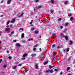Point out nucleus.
Listing matches in <instances>:
<instances>
[{
    "label": "nucleus",
    "instance_id": "46",
    "mask_svg": "<svg viewBox=\"0 0 75 75\" xmlns=\"http://www.w3.org/2000/svg\"><path fill=\"white\" fill-rule=\"evenodd\" d=\"M64 28V27L62 26H61L60 27V29H62V28Z\"/></svg>",
    "mask_w": 75,
    "mask_h": 75
},
{
    "label": "nucleus",
    "instance_id": "38",
    "mask_svg": "<svg viewBox=\"0 0 75 75\" xmlns=\"http://www.w3.org/2000/svg\"><path fill=\"white\" fill-rule=\"evenodd\" d=\"M22 16V14H21V15L20 16H18V18H19V17H21V16Z\"/></svg>",
    "mask_w": 75,
    "mask_h": 75
},
{
    "label": "nucleus",
    "instance_id": "56",
    "mask_svg": "<svg viewBox=\"0 0 75 75\" xmlns=\"http://www.w3.org/2000/svg\"><path fill=\"white\" fill-rule=\"evenodd\" d=\"M4 16L3 15H1L0 17H3Z\"/></svg>",
    "mask_w": 75,
    "mask_h": 75
},
{
    "label": "nucleus",
    "instance_id": "9",
    "mask_svg": "<svg viewBox=\"0 0 75 75\" xmlns=\"http://www.w3.org/2000/svg\"><path fill=\"white\" fill-rule=\"evenodd\" d=\"M35 69H37L38 68V64H36L35 65Z\"/></svg>",
    "mask_w": 75,
    "mask_h": 75
},
{
    "label": "nucleus",
    "instance_id": "51",
    "mask_svg": "<svg viewBox=\"0 0 75 75\" xmlns=\"http://www.w3.org/2000/svg\"><path fill=\"white\" fill-rule=\"evenodd\" d=\"M11 57H10V56H9L8 57V58L9 59H11Z\"/></svg>",
    "mask_w": 75,
    "mask_h": 75
},
{
    "label": "nucleus",
    "instance_id": "21",
    "mask_svg": "<svg viewBox=\"0 0 75 75\" xmlns=\"http://www.w3.org/2000/svg\"><path fill=\"white\" fill-rule=\"evenodd\" d=\"M21 30H22V31H23L24 30V29L23 28H20L19 31H21Z\"/></svg>",
    "mask_w": 75,
    "mask_h": 75
},
{
    "label": "nucleus",
    "instance_id": "4",
    "mask_svg": "<svg viewBox=\"0 0 75 75\" xmlns=\"http://www.w3.org/2000/svg\"><path fill=\"white\" fill-rule=\"evenodd\" d=\"M49 67L50 69H51L52 68H54L55 66H51V65L50 64L49 65Z\"/></svg>",
    "mask_w": 75,
    "mask_h": 75
},
{
    "label": "nucleus",
    "instance_id": "47",
    "mask_svg": "<svg viewBox=\"0 0 75 75\" xmlns=\"http://www.w3.org/2000/svg\"><path fill=\"white\" fill-rule=\"evenodd\" d=\"M37 47V45H35V46H34L33 47Z\"/></svg>",
    "mask_w": 75,
    "mask_h": 75
},
{
    "label": "nucleus",
    "instance_id": "8",
    "mask_svg": "<svg viewBox=\"0 0 75 75\" xmlns=\"http://www.w3.org/2000/svg\"><path fill=\"white\" fill-rule=\"evenodd\" d=\"M6 31H8V33L10 32V28H7L6 29Z\"/></svg>",
    "mask_w": 75,
    "mask_h": 75
},
{
    "label": "nucleus",
    "instance_id": "36",
    "mask_svg": "<svg viewBox=\"0 0 75 75\" xmlns=\"http://www.w3.org/2000/svg\"><path fill=\"white\" fill-rule=\"evenodd\" d=\"M54 36H55V34H53L52 35V37H54Z\"/></svg>",
    "mask_w": 75,
    "mask_h": 75
},
{
    "label": "nucleus",
    "instance_id": "13",
    "mask_svg": "<svg viewBox=\"0 0 75 75\" xmlns=\"http://www.w3.org/2000/svg\"><path fill=\"white\" fill-rule=\"evenodd\" d=\"M11 0H9L8 1L7 3L8 4H10V2H11Z\"/></svg>",
    "mask_w": 75,
    "mask_h": 75
},
{
    "label": "nucleus",
    "instance_id": "55",
    "mask_svg": "<svg viewBox=\"0 0 75 75\" xmlns=\"http://www.w3.org/2000/svg\"><path fill=\"white\" fill-rule=\"evenodd\" d=\"M13 42H16V41H17V40H13Z\"/></svg>",
    "mask_w": 75,
    "mask_h": 75
},
{
    "label": "nucleus",
    "instance_id": "49",
    "mask_svg": "<svg viewBox=\"0 0 75 75\" xmlns=\"http://www.w3.org/2000/svg\"><path fill=\"white\" fill-rule=\"evenodd\" d=\"M1 74H4V72L1 71Z\"/></svg>",
    "mask_w": 75,
    "mask_h": 75
},
{
    "label": "nucleus",
    "instance_id": "62",
    "mask_svg": "<svg viewBox=\"0 0 75 75\" xmlns=\"http://www.w3.org/2000/svg\"><path fill=\"white\" fill-rule=\"evenodd\" d=\"M10 36V37H12V35H9Z\"/></svg>",
    "mask_w": 75,
    "mask_h": 75
},
{
    "label": "nucleus",
    "instance_id": "3",
    "mask_svg": "<svg viewBox=\"0 0 75 75\" xmlns=\"http://www.w3.org/2000/svg\"><path fill=\"white\" fill-rule=\"evenodd\" d=\"M16 47H19V48H20V47H21V45H20L19 43H17L16 44Z\"/></svg>",
    "mask_w": 75,
    "mask_h": 75
},
{
    "label": "nucleus",
    "instance_id": "34",
    "mask_svg": "<svg viewBox=\"0 0 75 75\" xmlns=\"http://www.w3.org/2000/svg\"><path fill=\"white\" fill-rule=\"evenodd\" d=\"M71 57H70L69 58H68V59H67V61H70V60L71 59Z\"/></svg>",
    "mask_w": 75,
    "mask_h": 75
},
{
    "label": "nucleus",
    "instance_id": "45",
    "mask_svg": "<svg viewBox=\"0 0 75 75\" xmlns=\"http://www.w3.org/2000/svg\"><path fill=\"white\" fill-rule=\"evenodd\" d=\"M2 61H3V59H0V63H1V62Z\"/></svg>",
    "mask_w": 75,
    "mask_h": 75
},
{
    "label": "nucleus",
    "instance_id": "54",
    "mask_svg": "<svg viewBox=\"0 0 75 75\" xmlns=\"http://www.w3.org/2000/svg\"><path fill=\"white\" fill-rule=\"evenodd\" d=\"M61 20H62L61 18H59V21H61Z\"/></svg>",
    "mask_w": 75,
    "mask_h": 75
},
{
    "label": "nucleus",
    "instance_id": "20",
    "mask_svg": "<svg viewBox=\"0 0 75 75\" xmlns=\"http://www.w3.org/2000/svg\"><path fill=\"white\" fill-rule=\"evenodd\" d=\"M35 29V28H32L30 29V31H33V30H34Z\"/></svg>",
    "mask_w": 75,
    "mask_h": 75
},
{
    "label": "nucleus",
    "instance_id": "14",
    "mask_svg": "<svg viewBox=\"0 0 75 75\" xmlns=\"http://www.w3.org/2000/svg\"><path fill=\"white\" fill-rule=\"evenodd\" d=\"M24 37V34L22 33V34L21 38H23Z\"/></svg>",
    "mask_w": 75,
    "mask_h": 75
},
{
    "label": "nucleus",
    "instance_id": "39",
    "mask_svg": "<svg viewBox=\"0 0 75 75\" xmlns=\"http://www.w3.org/2000/svg\"><path fill=\"white\" fill-rule=\"evenodd\" d=\"M39 0H35L36 3H37L38 2H39Z\"/></svg>",
    "mask_w": 75,
    "mask_h": 75
},
{
    "label": "nucleus",
    "instance_id": "10",
    "mask_svg": "<svg viewBox=\"0 0 75 75\" xmlns=\"http://www.w3.org/2000/svg\"><path fill=\"white\" fill-rule=\"evenodd\" d=\"M25 56H27V54H24L22 56V57L24 58L25 57Z\"/></svg>",
    "mask_w": 75,
    "mask_h": 75
},
{
    "label": "nucleus",
    "instance_id": "30",
    "mask_svg": "<svg viewBox=\"0 0 75 75\" xmlns=\"http://www.w3.org/2000/svg\"><path fill=\"white\" fill-rule=\"evenodd\" d=\"M70 20L71 21H72V20H73V17H71L70 18Z\"/></svg>",
    "mask_w": 75,
    "mask_h": 75
},
{
    "label": "nucleus",
    "instance_id": "33",
    "mask_svg": "<svg viewBox=\"0 0 75 75\" xmlns=\"http://www.w3.org/2000/svg\"><path fill=\"white\" fill-rule=\"evenodd\" d=\"M68 17H71V16H72V14H68Z\"/></svg>",
    "mask_w": 75,
    "mask_h": 75
},
{
    "label": "nucleus",
    "instance_id": "58",
    "mask_svg": "<svg viewBox=\"0 0 75 75\" xmlns=\"http://www.w3.org/2000/svg\"><path fill=\"white\" fill-rule=\"evenodd\" d=\"M1 32H0V35H1Z\"/></svg>",
    "mask_w": 75,
    "mask_h": 75
},
{
    "label": "nucleus",
    "instance_id": "41",
    "mask_svg": "<svg viewBox=\"0 0 75 75\" xmlns=\"http://www.w3.org/2000/svg\"><path fill=\"white\" fill-rule=\"evenodd\" d=\"M10 21H8L7 23V25H8V24L10 23Z\"/></svg>",
    "mask_w": 75,
    "mask_h": 75
},
{
    "label": "nucleus",
    "instance_id": "6",
    "mask_svg": "<svg viewBox=\"0 0 75 75\" xmlns=\"http://www.w3.org/2000/svg\"><path fill=\"white\" fill-rule=\"evenodd\" d=\"M15 21H16V19H13L11 21V23H14L15 22Z\"/></svg>",
    "mask_w": 75,
    "mask_h": 75
},
{
    "label": "nucleus",
    "instance_id": "7",
    "mask_svg": "<svg viewBox=\"0 0 75 75\" xmlns=\"http://www.w3.org/2000/svg\"><path fill=\"white\" fill-rule=\"evenodd\" d=\"M61 37H62V38H65V35H64V33H62L61 34Z\"/></svg>",
    "mask_w": 75,
    "mask_h": 75
},
{
    "label": "nucleus",
    "instance_id": "53",
    "mask_svg": "<svg viewBox=\"0 0 75 75\" xmlns=\"http://www.w3.org/2000/svg\"><path fill=\"white\" fill-rule=\"evenodd\" d=\"M62 74H63V73H62V72H60V75H62Z\"/></svg>",
    "mask_w": 75,
    "mask_h": 75
},
{
    "label": "nucleus",
    "instance_id": "44",
    "mask_svg": "<svg viewBox=\"0 0 75 75\" xmlns=\"http://www.w3.org/2000/svg\"><path fill=\"white\" fill-rule=\"evenodd\" d=\"M41 7H42V6H39V7H38V8H41Z\"/></svg>",
    "mask_w": 75,
    "mask_h": 75
},
{
    "label": "nucleus",
    "instance_id": "12",
    "mask_svg": "<svg viewBox=\"0 0 75 75\" xmlns=\"http://www.w3.org/2000/svg\"><path fill=\"white\" fill-rule=\"evenodd\" d=\"M64 38H65L66 40H67L68 39V36L66 35V36H64Z\"/></svg>",
    "mask_w": 75,
    "mask_h": 75
},
{
    "label": "nucleus",
    "instance_id": "37",
    "mask_svg": "<svg viewBox=\"0 0 75 75\" xmlns=\"http://www.w3.org/2000/svg\"><path fill=\"white\" fill-rule=\"evenodd\" d=\"M54 71H56V72H57L58 71V70L56 69H54Z\"/></svg>",
    "mask_w": 75,
    "mask_h": 75
},
{
    "label": "nucleus",
    "instance_id": "25",
    "mask_svg": "<svg viewBox=\"0 0 75 75\" xmlns=\"http://www.w3.org/2000/svg\"><path fill=\"white\" fill-rule=\"evenodd\" d=\"M33 39L32 38L31 39H29L28 40V41H31V40H33Z\"/></svg>",
    "mask_w": 75,
    "mask_h": 75
},
{
    "label": "nucleus",
    "instance_id": "60",
    "mask_svg": "<svg viewBox=\"0 0 75 75\" xmlns=\"http://www.w3.org/2000/svg\"><path fill=\"white\" fill-rule=\"evenodd\" d=\"M8 52H9L8 51H7V53L8 54Z\"/></svg>",
    "mask_w": 75,
    "mask_h": 75
},
{
    "label": "nucleus",
    "instance_id": "32",
    "mask_svg": "<svg viewBox=\"0 0 75 75\" xmlns=\"http://www.w3.org/2000/svg\"><path fill=\"white\" fill-rule=\"evenodd\" d=\"M69 48H67L66 50V51L67 52H68V51H69Z\"/></svg>",
    "mask_w": 75,
    "mask_h": 75
},
{
    "label": "nucleus",
    "instance_id": "57",
    "mask_svg": "<svg viewBox=\"0 0 75 75\" xmlns=\"http://www.w3.org/2000/svg\"><path fill=\"white\" fill-rule=\"evenodd\" d=\"M3 3V1H2L1 2V3Z\"/></svg>",
    "mask_w": 75,
    "mask_h": 75
},
{
    "label": "nucleus",
    "instance_id": "1",
    "mask_svg": "<svg viewBox=\"0 0 75 75\" xmlns=\"http://www.w3.org/2000/svg\"><path fill=\"white\" fill-rule=\"evenodd\" d=\"M48 63V61H46L44 62H43V65H47Z\"/></svg>",
    "mask_w": 75,
    "mask_h": 75
},
{
    "label": "nucleus",
    "instance_id": "23",
    "mask_svg": "<svg viewBox=\"0 0 75 75\" xmlns=\"http://www.w3.org/2000/svg\"><path fill=\"white\" fill-rule=\"evenodd\" d=\"M51 2L52 3V4H54V0H51Z\"/></svg>",
    "mask_w": 75,
    "mask_h": 75
},
{
    "label": "nucleus",
    "instance_id": "24",
    "mask_svg": "<svg viewBox=\"0 0 75 75\" xmlns=\"http://www.w3.org/2000/svg\"><path fill=\"white\" fill-rule=\"evenodd\" d=\"M68 24H69V23H66L65 24V26H67V25H68Z\"/></svg>",
    "mask_w": 75,
    "mask_h": 75
},
{
    "label": "nucleus",
    "instance_id": "31",
    "mask_svg": "<svg viewBox=\"0 0 75 75\" xmlns=\"http://www.w3.org/2000/svg\"><path fill=\"white\" fill-rule=\"evenodd\" d=\"M33 51L35 52V50H36V48L34 47L33 48Z\"/></svg>",
    "mask_w": 75,
    "mask_h": 75
},
{
    "label": "nucleus",
    "instance_id": "61",
    "mask_svg": "<svg viewBox=\"0 0 75 75\" xmlns=\"http://www.w3.org/2000/svg\"><path fill=\"white\" fill-rule=\"evenodd\" d=\"M39 50H40V51H41V48H40L39 49Z\"/></svg>",
    "mask_w": 75,
    "mask_h": 75
},
{
    "label": "nucleus",
    "instance_id": "63",
    "mask_svg": "<svg viewBox=\"0 0 75 75\" xmlns=\"http://www.w3.org/2000/svg\"><path fill=\"white\" fill-rule=\"evenodd\" d=\"M23 42H25V41H23Z\"/></svg>",
    "mask_w": 75,
    "mask_h": 75
},
{
    "label": "nucleus",
    "instance_id": "43",
    "mask_svg": "<svg viewBox=\"0 0 75 75\" xmlns=\"http://www.w3.org/2000/svg\"><path fill=\"white\" fill-rule=\"evenodd\" d=\"M12 26H13V25H12V24H10V28L11 27H12Z\"/></svg>",
    "mask_w": 75,
    "mask_h": 75
},
{
    "label": "nucleus",
    "instance_id": "2",
    "mask_svg": "<svg viewBox=\"0 0 75 75\" xmlns=\"http://www.w3.org/2000/svg\"><path fill=\"white\" fill-rule=\"evenodd\" d=\"M31 56L32 57H34L35 56H36V54H31Z\"/></svg>",
    "mask_w": 75,
    "mask_h": 75
},
{
    "label": "nucleus",
    "instance_id": "17",
    "mask_svg": "<svg viewBox=\"0 0 75 75\" xmlns=\"http://www.w3.org/2000/svg\"><path fill=\"white\" fill-rule=\"evenodd\" d=\"M54 72V71H53V70L52 69H51L50 70V73H53V72Z\"/></svg>",
    "mask_w": 75,
    "mask_h": 75
},
{
    "label": "nucleus",
    "instance_id": "26",
    "mask_svg": "<svg viewBox=\"0 0 75 75\" xmlns=\"http://www.w3.org/2000/svg\"><path fill=\"white\" fill-rule=\"evenodd\" d=\"M38 33H39L38 31H36L35 32V34H38Z\"/></svg>",
    "mask_w": 75,
    "mask_h": 75
},
{
    "label": "nucleus",
    "instance_id": "28",
    "mask_svg": "<svg viewBox=\"0 0 75 75\" xmlns=\"http://www.w3.org/2000/svg\"><path fill=\"white\" fill-rule=\"evenodd\" d=\"M70 67H67V71H69V69H70Z\"/></svg>",
    "mask_w": 75,
    "mask_h": 75
},
{
    "label": "nucleus",
    "instance_id": "40",
    "mask_svg": "<svg viewBox=\"0 0 75 75\" xmlns=\"http://www.w3.org/2000/svg\"><path fill=\"white\" fill-rule=\"evenodd\" d=\"M54 54H55V52L53 51V55H54Z\"/></svg>",
    "mask_w": 75,
    "mask_h": 75
},
{
    "label": "nucleus",
    "instance_id": "64",
    "mask_svg": "<svg viewBox=\"0 0 75 75\" xmlns=\"http://www.w3.org/2000/svg\"><path fill=\"white\" fill-rule=\"evenodd\" d=\"M30 26H33V25L31 24V25H30Z\"/></svg>",
    "mask_w": 75,
    "mask_h": 75
},
{
    "label": "nucleus",
    "instance_id": "11",
    "mask_svg": "<svg viewBox=\"0 0 75 75\" xmlns=\"http://www.w3.org/2000/svg\"><path fill=\"white\" fill-rule=\"evenodd\" d=\"M69 42V45H72V44H73V42H72V40H70V41Z\"/></svg>",
    "mask_w": 75,
    "mask_h": 75
},
{
    "label": "nucleus",
    "instance_id": "59",
    "mask_svg": "<svg viewBox=\"0 0 75 75\" xmlns=\"http://www.w3.org/2000/svg\"><path fill=\"white\" fill-rule=\"evenodd\" d=\"M68 75H71V74L70 73L68 74Z\"/></svg>",
    "mask_w": 75,
    "mask_h": 75
},
{
    "label": "nucleus",
    "instance_id": "19",
    "mask_svg": "<svg viewBox=\"0 0 75 75\" xmlns=\"http://www.w3.org/2000/svg\"><path fill=\"white\" fill-rule=\"evenodd\" d=\"M3 67L4 68H6V67H7V65H6V64L4 65L3 66Z\"/></svg>",
    "mask_w": 75,
    "mask_h": 75
},
{
    "label": "nucleus",
    "instance_id": "27",
    "mask_svg": "<svg viewBox=\"0 0 75 75\" xmlns=\"http://www.w3.org/2000/svg\"><path fill=\"white\" fill-rule=\"evenodd\" d=\"M15 64H19V62H16L15 63H14Z\"/></svg>",
    "mask_w": 75,
    "mask_h": 75
},
{
    "label": "nucleus",
    "instance_id": "15",
    "mask_svg": "<svg viewBox=\"0 0 75 75\" xmlns=\"http://www.w3.org/2000/svg\"><path fill=\"white\" fill-rule=\"evenodd\" d=\"M50 72V70L48 69V70L46 71L45 72L46 73H49Z\"/></svg>",
    "mask_w": 75,
    "mask_h": 75
},
{
    "label": "nucleus",
    "instance_id": "35",
    "mask_svg": "<svg viewBox=\"0 0 75 75\" xmlns=\"http://www.w3.org/2000/svg\"><path fill=\"white\" fill-rule=\"evenodd\" d=\"M14 32L12 31L11 33V34H14Z\"/></svg>",
    "mask_w": 75,
    "mask_h": 75
},
{
    "label": "nucleus",
    "instance_id": "29",
    "mask_svg": "<svg viewBox=\"0 0 75 75\" xmlns=\"http://www.w3.org/2000/svg\"><path fill=\"white\" fill-rule=\"evenodd\" d=\"M33 20H32L29 23L30 24H33Z\"/></svg>",
    "mask_w": 75,
    "mask_h": 75
},
{
    "label": "nucleus",
    "instance_id": "52",
    "mask_svg": "<svg viewBox=\"0 0 75 75\" xmlns=\"http://www.w3.org/2000/svg\"><path fill=\"white\" fill-rule=\"evenodd\" d=\"M22 65L21 64H19L18 65V67H21Z\"/></svg>",
    "mask_w": 75,
    "mask_h": 75
},
{
    "label": "nucleus",
    "instance_id": "5",
    "mask_svg": "<svg viewBox=\"0 0 75 75\" xmlns=\"http://www.w3.org/2000/svg\"><path fill=\"white\" fill-rule=\"evenodd\" d=\"M64 4H68V1H66L64 2Z\"/></svg>",
    "mask_w": 75,
    "mask_h": 75
},
{
    "label": "nucleus",
    "instance_id": "16",
    "mask_svg": "<svg viewBox=\"0 0 75 75\" xmlns=\"http://www.w3.org/2000/svg\"><path fill=\"white\" fill-rule=\"evenodd\" d=\"M16 68H17V66H14L13 67L12 69H15Z\"/></svg>",
    "mask_w": 75,
    "mask_h": 75
},
{
    "label": "nucleus",
    "instance_id": "22",
    "mask_svg": "<svg viewBox=\"0 0 75 75\" xmlns=\"http://www.w3.org/2000/svg\"><path fill=\"white\" fill-rule=\"evenodd\" d=\"M54 11L52 9H51L50 10V12L51 13H54Z\"/></svg>",
    "mask_w": 75,
    "mask_h": 75
},
{
    "label": "nucleus",
    "instance_id": "50",
    "mask_svg": "<svg viewBox=\"0 0 75 75\" xmlns=\"http://www.w3.org/2000/svg\"><path fill=\"white\" fill-rule=\"evenodd\" d=\"M63 51L64 52H65V50H63Z\"/></svg>",
    "mask_w": 75,
    "mask_h": 75
},
{
    "label": "nucleus",
    "instance_id": "42",
    "mask_svg": "<svg viewBox=\"0 0 75 75\" xmlns=\"http://www.w3.org/2000/svg\"><path fill=\"white\" fill-rule=\"evenodd\" d=\"M60 48V46H58L57 47V49H59Z\"/></svg>",
    "mask_w": 75,
    "mask_h": 75
},
{
    "label": "nucleus",
    "instance_id": "48",
    "mask_svg": "<svg viewBox=\"0 0 75 75\" xmlns=\"http://www.w3.org/2000/svg\"><path fill=\"white\" fill-rule=\"evenodd\" d=\"M22 59H23V60H24L25 59V57H23L22 58Z\"/></svg>",
    "mask_w": 75,
    "mask_h": 75
},
{
    "label": "nucleus",
    "instance_id": "18",
    "mask_svg": "<svg viewBox=\"0 0 75 75\" xmlns=\"http://www.w3.org/2000/svg\"><path fill=\"white\" fill-rule=\"evenodd\" d=\"M55 46L56 45L55 44H53L52 46V48H54L55 47Z\"/></svg>",
    "mask_w": 75,
    "mask_h": 75
}]
</instances>
